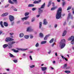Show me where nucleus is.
Masks as SVG:
<instances>
[{"label":"nucleus","mask_w":74,"mask_h":74,"mask_svg":"<svg viewBox=\"0 0 74 74\" xmlns=\"http://www.w3.org/2000/svg\"><path fill=\"white\" fill-rule=\"evenodd\" d=\"M62 8H59L56 15V18L57 19H59L60 18H62Z\"/></svg>","instance_id":"nucleus-1"},{"label":"nucleus","mask_w":74,"mask_h":74,"mask_svg":"<svg viewBox=\"0 0 74 74\" xmlns=\"http://www.w3.org/2000/svg\"><path fill=\"white\" fill-rule=\"evenodd\" d=\"M65 39H63L61 40V41L60 42V45L61 46V48L62 49L63 48L66 46V44H65Z\"/></svg>","instance_id":"nucleus-2"},{"label":"nucleus","mask_w":74,"mask_h":74,"mask_svg":"<svg viewBox=\"0 0 74 74\" xmlns=\"http://www.w3.org/2000/svg\"><path fill=\"white\" fill-rule=\"evenodd\" d=\"M45 3H44L41 6L40 8H38V11L39 12V14H40L42 12H43V11L41 10L42 8H44L45 6Z\"/></svg>","instance_id":"nucleus-3"},{"label":"nucleus","mask_w":74,"mask_h":74,"mask_svg":"<svg viewBox=\"0 0 74 74\" xmlns=\"http://www.w3.org/2000/svg\"><path fill=\"white\" fill-rule=\"evenodd\" d=\"M68 41H70L72 40L71 43L72 45H73L74 44V36H72L70 37H69L68 39Z\"/></svg>","instance_id":"nucleus-4"},{"label":"nucleus","mask_w":74,"mask_h":74,"mask_svg":"<svg viewBox=\"0 0 74 74\" xmlns=\"http://www.w3.org/2000/svg\"><path fill=\"white\" fill-rule=\"evenodd\" d=\"M16 42L13 41L12 42H10L8 43V45L9 46H8L9 48H12V46L11 45H13V44H14Z\"/></svg>","instance_id":"nucleus-5"},{"label":"nucleus","mask_w":74,"mask_h":74,"mask_svg":"<svg viewBox=\"0 0 74 74\" xmlns=\"http://www.w3.org/2000/svg\"><path fill=\"white\" fill-rule=\"evenodd\" d=\"M14 39H13L9 37L7 38L5 40V41L6 42H9V41H14Z\"/></svg>","instance_id":"nucleus-6"},{"label":"nucleus","mask_w":74,"mask_h":74,"mask_svg":"<svg viewBox=\"0 0 74 74\" xmlns=\"http://www.w3.org/2000/svg\"><path fill=\"white\" fill-rule=\"evenodd\" d=\"M9 18L10 22H12V21H14V17L13 16L10 15L9 16Z\"/></svg>","instance_id":"nucleus-7"},{"label":"nucleus","mask_w":74,"mask_h":74,"mask_svg":"<svg viewBox=\"0 0 74 74\" xmlns=\"http://www.w3.org/2000/svg\"><path fill=\"white\" fill-rule=\"evenodd\" d=\"M29 18V16H28L27 17H25L23 18H22L21 19L23 22L25 20H27L28 18Z\"/></svg>","instance_id":"nucleus-8"},{"label":"nucleus","mask_w":74,"mask_h":74,"mask_svg":"<svg viewBox=\"0 0 74 74\" xmlns=\"http://www.w3.org/2000/svg\"><path fill=\"white\" fill-rule=\"evenodd\" d=\"M33 29H31V27H28L27 29V32H33Z\"/></svg>","instance_id":"nucleus-9"},{"label":"nucleus","mask_w":74,"mask_h":74,"mask_svg":"<svg viewBox=\"0 0 74 74\" xmlns=\"http://www.w3.org/2000/svg\"><path fill=\"white\" fill-rule=\"evenodd\" d=\"M48 24V21L46 19H44L43 20V24L45 25H47Z\"/></svg>","instance_id":"nucleus-10"},{"label":"nucleus","mask_w":74,"mask_h":74,"mask_svg":"<svg viewBox=\"0 0 74 74\" xmlns=\"http://www.w3.org/2000/svg\"><path fill=\"white\" fill-rule=\"evenodd\" d=\"M8 15V13L6 12L3 14L1 16H7Z\"/></svg>","instance_id":"nucleus-11"},{"label":"nucleus","mask_w":74,"mask_h":74,"mask_svg":"<svg viewBox=\"0 0 74 74\" xmlns=\"http://www.w3.org/2000/svg\"><path fill=\"white\" fill-rule=\"evenodd\" d=\"M39 36L40 38H43L44 37V34L42 33H40L39 34Z\"/></svg>","instance_id":"nucleus-12"},{"label":"nucleus","mask_w":74,"mask_h":74,"mask_svg":"<svg viewBox=\"0 0 74 74\" xmlns=\"http://www.w3.org/2000/svg\"><path fill=\"white\" fill-rule=\"evenodd\" d=\"M24 36V34L23 33H21L19 35V37L20 38H22Z\"/></svg>","instance_id":"nucleus-13"},{"label":"nucleus","mask_w":74,"mask_h":74,"mask_svg":"<svg viewBox=\"0 0 74 74\" xmlns=\"http://www.w3.org/2000/svg\"><path fill=\"white\" fill-rule=\"evenodd\" d=\"M41 69L42 71H45V70L47 69V67H42Z\"/></svg>","instance_id":"nucleus-14"},{"label":"nucleus","mask_w":74,"mask_h":74,"mask_svg":"<svg viewBox=\"0 0 74 74\" xmlns=\"http://www.w3.org/2000/svg\"><path fill=\"white\" fill-rule=\"evenodd\" d=\"M66 33H67V31H66V30L64 31L62 34V36H66Z\"/></svg>","instance_id":"nucleus-15"},{"label":"nucleus","mask_w":74,"mask_h":74,"mask_svg":"<svg viewBox=\"0 0 74 74\" xmlns=\"http://www.w3.org/2000/svg\"><path fill=\"white\" fill-rule=\"evenodd\" d=\"M49 36V35H46L45 37L44 38V40H47V38Z\"/></svg>","instance_id":"nucleus-16"},{"label":"nucleus","mask_w":74,"mask_h":74,"mask_svg":"<svg viewBox=\"0 0 74 74\" xmlns=\"http://www.w3.org/2000/svg\"><path fill=\"white\" fill-rule=\"evenodd\" d=\"M27 50V49H23L20 48L18 49V50H20V51H25Z\"/></svg>","instance_id":"nucleus-17"},{"label":"nucleus","mask_w":74,"mask_h":74,"mask_svg":"<svg viewBox=\"0 0 74 74\" xmlns=\"http://www.w3.org/2000/svg\"><path fill=\"white\" fill-rule=\"evenodd\" d=\"M34 5L33 4H29L28 5V7H34Z\"/></svg>","instance_id":"nucleus-18"},{"label":"nucleus","mask_w":74,"mask_h":74,"mask_svg":"<svg viewBox=\"0 0 74 74\" xmlns=\"http://www.w3.org/2000/svg\"><path fill=\"white\" fill-rule=\"evenodd\" d=\"M52 2V1H50L49 2L48 4L47 5V7H49V6H50L51 4V3Z\"/></svg>","instance_id":"nucleus-19"},{"label":"nucleus","mask_w":74,"mask_h":74,"mask_svg":"<svg viewBox=\"0 0 74 74\" xmlns=\"http://www.w3.org/2000/svg\"><path fill=\"white\" fill-rule=\"evenodd\" d=\"M3 25L5 26V27H7V26H8V23L6 22H4Z\"/></svg>","instance_id":"nucleus-20"},{"label":"nucleus","mask_w":74,"mask_h":74,"mask_svg":"<svg viewBox=\"0 0 74 74\" xmlns=\"http://www.w3.org/2000/svg\"><path fill=\"white\" fill-rule=\"evenodd\" d=\"M9 56L10 57H11V58H14L15 56H14L13 55H12V54L9 53Z\"/></svg>","instance_id":"nucleus-21"},{"label":"nucleus","mask_w":74,"mask_h":74,"mask_svg":"<svg viewBox=\"0 0 74 74\" xmlns=\"http://www.w3.org/2000/svg\"><path fill=\"white\" fill-rule=\"evenodd\" d=\"M8 46V45L7 44H5L3 45V47L4 48H6Z\"/></svg>","instance_id":"nucleus-22"},{"label":"nucleus","mask_w":74,"mask_h":74,"mask_svg":"<svg viewBox=\"0 0 74 74\" xmlns=\"http://www.w3.org/2000/svg\"><path fill=\"white\" fill-rule=\"evenodd\" d=\"M23 24L24 25H29L30 23L29 22L26 21L24 22Z\"/></svg>","instance_id":"nucleus-23"},{"label":"nucleus","mask_w":74,"mask_h":74,"mask_svg":"<svg viewBox=\"0 0 74 74\" xmlns=\"http://www.w3.org/2000/svg\"><path fill=\"white\" fill-rule=\"evenodd\" d=\"M46 43H47V41H42L41 42V44H46Z\"/></svg>","instance_id":"nucleus-24"},{"label":"nucleus","mask_w":74,"mask_h":74,"mask_svg":"<svg viewBox=\"0 0 74 74\" xmlns=\"http://www.w3.org/2000/svg\"><path fill=\"white\" fill-rule=\"evenodd\" d=\"M39 2L38 1H35L33 2V4H39Z\"/></svg>","instance_id":"nucleus-25"},{"label":"nucleus","mask_w":74,"mask_h":74,"mask_svg":"<svg viewBox=\"0 0 74 74\" xmlns=\"http://www.w3.org/2000/svg\"><path fill=\"white\" fill-rule=\"evenodd\" d=\"M8 2L9 3H10V4H14V3L11 1V0H9Z\"/></svg>","instance_id":"nucleus-26"},{"label":"nucleus","mask_w":74,"mask_h":74,"mask_svg":"<svg viewBox=\"0 0 74 74\" xmlns=\"http://www.w3.org/2000/svg\"><path fill=\"white\" fill-rule=\"evenodd\" d=\"M42 27V23L41 22H40L39 23V28L41 29Z\"/></svg>","instance_id":"nucleus-27"},{"label":"nucleus","mask_w":74,"mask_h":74,"mask_svg":"<svg viewBox=\"0 0 74 74\" xmlns=\"http://www.w3.org/2000/svg\"><path fill=\"white\" fill-rule=\"evenodd\" d=\"M61 57L62 58H63V59H65V60H66V61H68V60H67V59H66V58L64 57H63V56H62Z\"/></svg>","instance_id":"nucleus-28"},{"label":"nucleus","mask_w":74,"mask_h":74,"mask_svg":"<svg viewBox=\"0 0 74 74\" xmlns=\"http://www.w3.org/2000/svg\"><path fill=\"white\" fill-rule=\"evenodd\" d=\"M29 36L28 35H25L24 36L25 38H26V39H27V38H29Z\"/></svg>","instance_id":"nucleus-29"},{"label":"nucleus","mask_w":74,"mask_h":74,"mask_svg":"<svg viewBox=\"0 0 74 74\" xmlns=\"http://www.w3.org/2000/svg\"><path fill=\"white\" fill-rule=\"evenodd\" d=\"M64 72L65 73H66L67 74H69V73H70V71H64Z\"/></svg>","instance_id":"nucleus-30"},{"label":"nucleus","mask_w":74,"mask_h":74,"mask_svg":"<svg viewBox=\"0 0 74 74\" xmlns=\"http://www.w3.org/2000/svg\"><path fill=\"white\" fill-rule=\"evenodd\" d=\"M71 15V13H69L68 14V16L67 18V19H69L70 18V16Z\"/></svg>","instance_id":"nucleus-31"},{"label":"nucleus","mask_w":74,"mask_h":74,"mask_svg":"<svg viewBox=\"0 0 74 74\" xmlns=\"http://www.w3.org/2000/svg\"><path fill=\"white\" fill-rule=\"evenodd\" d=\"M57 8V6H56L54 8H51V10H55V9H56V8Z\"/></svg>","instance_id":"nucleus-32"},{"label":"nucleus","mask_w":74,"mask_h":74,"mask_svg":"<svg viewBox=\"0 0 74 74\" xmlns=\"http://www.w3.org/2000/svg\"><path fill=\"white\" fill-rule=\"evenodd\" d=\"M29 12H27L25 14V16H27V15H29Z\"/></svg>","instance_id":"nucleus-33"},{"label":"nucleus","mask_w":74,"mask_h":74,"mask_svg":"<svg viewBox=\"0 0 74 74\" xmlns=\"http://www.w3.org/2000/svg\"><path fill=\"white\" fill-rule=\"evenodd\" d=\"M35 47H39V44L38 43V42H37L35 45Z\"/></svg>","instance_id":"nucleus-34"},{"label":"nucleus","mask_w":74,"mask_h":74,"mask_svg":"<svg viewBox=\"0 0 74 74\" xmlns=\"http://www.w3.org/2000/svg\"><path fill=\"white\" fill-rule=\"evenodd\" d=\"M12 1L13 2H14V3H15V4H16L18 3V2L17 1V0H12Z\"/></svg>","instance_id":"nucleus-35"},{"label":"nucleus","mask_w":74,"mask_h":74,"mask_svg":"<svg viewBox=\"0 0 74 74\" xmlns=\"http://www.w3.org/2000/svg\"><path fill=\"white\" fill-rule=\"evenodd\" d=\"M12 50L14 51V52L17 53V52H18V50H16L15 49H12Z\"/></svg>","instance_id":"nucleus-36"},{"label":"nucleus","mask_w":74,"mask_h":74,"mask_svg":"<svg viewBox=\"0 0 74 74\" xmlns=\"http://www.w3.org/2000/svg\"><path fill=\"white\" fill-rule=\"evenodd\" d=\"M66 67H67V64H66L64 65L63 68L64 69H66Z\"/></svg>","instance_id":"nucleus-37"},{"label":"nucleus","mask_w":74,"mask_h":74,"mask_svg":"<svg viewBox=\"0 0 74 74\" xmlns=\"http://www.w3.org/2000/svg\"><path fill=\"white\" fill-rule=\"evenodd\" d=\"M53 39L52 38L50 41L49 42L50 43H52V42H53Z\"/></svg>","instance_id":"nucleus-38"},{"label":"nucleus","mask_w":74,"mask_h":74,"mask_svg":"<svg viewBox=\"0 0 74 74\" xmlns=\"http://www.w3.org/2000/svg\"><path fill=\"white\" fill-rule=\"evenodd\" d=\"M66 2H64L62 3V6L64 7V5L66 4Z\"/></svg>","instance_id":"nucleus-39"},{"label":"nucleus","mask_w":74,"mask_h":74,"mask_svg":"<svg viewBox=\"0 0 74 74\" xmlns=\"http://www.w3.org/2000/svg\"><path fill=\"white\" fill-rule=\"evenodd\" d=\"M33 36L32 35H30V38L31 39H33Z\"/></svg>","instance_id":"nucleus-40"},{"label":"nucleus","mask_w":74,"mask_h":74,"mask_svg":"<svg viewBox=\"0 0 74 74\" xmlns=\"http://www.w3.org/2000/svg\"><path fill=\"white\" fill-rule=\"evenodd\" d=\"M37 8H33L32 9V11H35L36 10Z\"/></svg>","instance_id":"nucleus-41"},{"label":"nucleus","mask_w":74,"mask_h":74,"mask_svg":"<svg viewBox=\"0 0 74 74\" xmlns=\"http://www.w3.org/2000/svg\"><path fill=\"white\" fill-rule=\"evenodd\" d=\"M14 25V22L13 21L11 22V25H12V26Z\"/></svg>","instance_id":"nucleus-42"},{"label":"nucleus","mask_w":74,"mask_h":74,"mask_svg":"<svg viewBox=\"0 0 74 74\" xmlns=\"http://www.w3.org/2000/svg\"><path fill=\"white\" fill-rule=\"evenodd\" d=\"M71 8V7H69L67 9V10H70Z\"/></svg>","instance_id":"nucleus-43"},{"label":"nucleus","mask_w":74,"mask_h":74,"mask_svg":"<svg viewBox=\"0 0 74 74\" xmlns=\"http://www.w3.org/2000/svg\"><path fill=\"white\" fill-rule=\"evenodd\" d=\"M55 43H53L52 45H51L52 47H54V45H55Z\"/></svg>","instance_id":"nucleus-44"},{"label":"nucleus","mask_w":74,"mask_h":74,"mask_svg":"<svg viewBox=\"0 0 74 74\" xmlns=\"http://www.w3.org/2000/svg\"><path fill=\"white\" fill-rule=\"evenodd\" d=\"M35 67V66L34 65H32L31 66H30V68H33V67Z\"/></svg>","instance_id":"nucleus-45"},{"label":"nucleus","mask_w":74,"mask_h":74,"mask_svg":"<svg viewBox=\"0 0 74 74\" xmlns=\"http://www.w3.org/2000/svg\"><path fill=\"white\" fill-rule=\"evenodd\" d=\"M13 62H14V63H17V62H18V60H13Z\"/></svg>","instance_id":"nucleus-46"},{"label":"nucleus","mask_w":74,"mask_h":74,"mask_svg":"<svg viewBox=\"0 0 74 74\" xmlns=\"http://www.w3.org/2000/svg\"><path fill=\"white\" fill-rule=\"evenodd\" d=\"M29 58H30V59L31 60H33V59L32 58V56H30Z\"/></svg>","instance_id":"nucleus-47"},{"label":"nucleus","mask_w":74,"mask_h":74,"mask_svg":"<svg viewBox=\"0 0 74 74\" xmlns=\"http://www.w3.org/2000/svg\"><path fill=\"white\" fill-rule=\"evenodd\" d=\"M9 6V4H7L6 6H5V8H7L8 7V6Z\"/></svg>","instance_id":"nucleus-48"},{"label":"nucleus","mask_w":74,"mask_h":74,"mask_svg":"<svg viewBox=\"0 0 74 74\" xmlns=\"http://www.w3.org/2000/svg\"><path fill=\"white\" fill-rule=\"evenodd\" d=\"M40 14L37 15L36 16V17L37 18H38L39 17H40Z\"/></svg>","instance_id":"nucleus-49"},{"label":"nucleus","mask_w":74,"mask_h":74,"mask_svg":"<svg viewBox=\"0 0 74 74\" xmlns=\"http://www.w3.org/2000/svg\"><path fill=\"white\" fill-rule=\"evenodd\" d=\"M51 50H49V51L48 52V53L49 54H50V53H51Z\"/></svg>","instance_id":"nucleus-50"},{"label":"nucleus","mask_w":74,"mask_h":74,"mask_svg":"<svg viewBox=\"0 0 74 74\" xmlns=\"http://www.w3.org/2000/svg\"><path fill=\"white\" fill-rule=\"evenodd\" d=\"M10 36H12V35H13V34H14V33H10Z\"/></svg>","instance_id":"nucleus-51"},{"label":"nucleus","mask_w":74,"mask_h":74,"mask_svg":"<svg viewBox=\"0 0 74 74\" xmlns=\"http://www.w3.org/2000/svg\"><path fill=\"white\" fill-rule=\"evenodd\" d=\"M0 25H3V21H1L0 22Z\"/></svg>","instance_id":"nucleus-52"},{"label":"nucleus","mask_w":74,"mask_h":74,"mask_svg":"<svg viewBox=\"0 0 74 74\" xmlns=\"http://www.w3.org/2000/svg\"><path fill=\"white\" fill-rule=\"evenodd\" d=\"M52 4L53 5V7H55V5L54 4H55V3H54V2H53L52 3Z\"/></svg>","instance_id":"nucleus-53"},{"label":"nucleus","mask_w":74,"mask_h":74,"mask_svg":"<svg viewBox=\"0 0 74 74\" xmlns=\"http://www.w3.org/2000/svg\"><path fill=\"white\" fill-rule=\"evenodd\" d=\"M70 69V66H68L66 68V69Z\"/></svg>","instance_id":"nucleus-54"},{"label":"nucleus","mask_w":74,"mask_h":74,"mask_svg":"<svg viewBox=\"0 0 74 74\" xmlns=\"http://www.w3.org/2000/svg\"><path fill=\"white\" fill-rule=\"evenodd\" d=\"M57 26H58V25L57 24H56L55 25V27L56 28V27H57Z\"/></svg>","instance_id":"nucleus-55"},{"label":"nucleus","mask_w":74,"mask_h":74,"mask_svg":"<svg viewBox=\"0 0 74 74\" xmlns=\"http://www.w3.org/2000/svg\"><path fill=\"white\" fill-rule=\"evenodd\" d=\"M72 10L73 11V14H74V8H72Z\"/></svg>","instance_id":"nucleus-56"},{"label":"nucleus","mask_w":74,"mask_h":74,"mask_svg":"<svg viewBox=\"0 0 74 74\" xmlns=\"http://www.w3.org/2000/svg\"><path fill=\"white\" fill-rule=\"evenodd\" d=\"M66 25V22H65L64 23V25Z\"/></svg>","instance_id":"nucleus-57"},{"label":"nucleus","mask_w":74,"mask_h":74,"mask_svg":"<svg viewBox=\"0 0 74 74\" xmlns=\"http://www.w3.org/2000/svg\"><path fill=\"white\" fill-rule=\"evenodd\" d=\"M49 67L50 68V69H52V70H53V69H54L53 68L51 67V66H50Z\"/></svg>","instance_id":"nucleus-58"},{"label":"nucleus","mask_w":74,"mask_h":74,"mask_svg":"<svg viewBox=\"0 0 74 74\" xmlns=\"http://www.w3.org/2000/svg\"><path fill=\"white\" fill-rule=\"evenodd\" d=\"M62 59H60V61H59V63H60V62H62Z\"/></svg>","instance_id":"nucleus-59"},{"label":"nucleus","mask_w":74,"mask_h":74,"mask_svg":"<svg viewBox=\"0 0 74 74\" xmlns=\"http://www.w3.org/2000/svg\"><path fill=\"white\" fill-rule=\"evenodd\" d=\"M38 1L39 2V3H40L41 1V0H39Z\"/></svg>","instance_id":"nucleus-60"},{"label":"nucleus","mask_w":74,"mask_h":74,"mask_svg":"<svg viewBox=\"0 0 74 74\" xmlns=\"http://www.w3.org/2000/svg\"><path fill=\"white\" fill-rule=\"evenodd\" d=\"M14 11H17V9H14Z\"/></svg>","instance_id":"nucleus-61"},{"label":"nucleus","mask_w":74,"mask_h":74,"mask_svg":"<svg viewBox=\"0 0 74 74\" xmlns=\"http://www.w3.org/2000/svg\"><path fill=\"white\" fill-rule=\"evenodd\" d=\"M1 25L2 27H4V25L3 24Z\"/></svg>","instance_id":"nucleus-62"},{"label":"nucleus","mask_w":74,"mask_h":74,"mask_svg":"<svg viewBox=\"0 0 74 74\" xmlns=\"http://www.w3.org/2000/svg\"><path fill=\"white\" fill-rule=\"evenodd\" d=\"M70 17L71 19H73V16H71Z\"/></svg>","instance_id":"nucleus-63"},{"label":"nucleus","mask_w":74,"mask_h":74,"mask_svg":"<svg viewBox=\"0 0 74 74\" xmlns=\"http://www.w3.org/2000/svg\"><path fill=\"white\" fill-rule=\"evenodd\" d=\"M72 29H73L74 28V25H72Z\"/></svg>","instance_id":"nucleus-64"}]
</instances>
